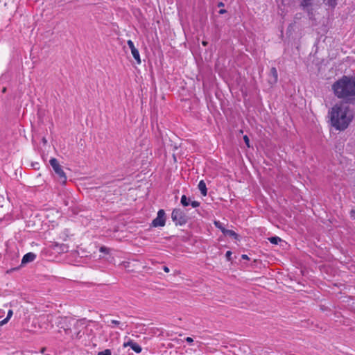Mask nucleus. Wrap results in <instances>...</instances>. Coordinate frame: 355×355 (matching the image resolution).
<instances>
[{"mask_svg":"<svg viewBox=\"0 0 355 355\" xmlns=\"http://www.w3.org/2000/svg\"><path fill=\"white\" fill-rule=\"evenodd\" d=\"M123 347H130L135 352L139 354L142 351V347L134 340L129 339L128 342H125L123 345Z\"/></svg>","mask_w":355,"mask_h":355,"instance_id":"obj_7","label":"nucleus"},{"mask_svg":"<svg viewBox=\"0 0 355 355\" xmlns=\"http://www.w3.org/2000/svg\"><path fill=\"white\" fill-rule=\"evenodd\" d=\"M68 237V230L65 229L62 233L60 238L62 239L63 241H67Z\"/></svg>","mask_w":355,"mask_h":355,"instance_id":"obj_20","label":"nucleus"},{"mask_svg":"<svg viewBox=\"0 0 355 355\" xmlns=\"http://www.w3.org/2000/svg\"><path fill=\"white\" fill-rule=\"evenodd\" d=\"M313 0H302L301 2V6L304 8L309 7L311 6Z\"/></svg>","mask_w":355,"mask_h":355,"instance_id":"obj_18","label":"nucleus"},{"mask_svg":"<svg viewBox=\"0 0 355 355\" xmlns=\"http://www.w3.org/2000/svg\"><path fill=\"white\" fill-rule=\"evenodd\" d=\"M121 324V322L116 320H111L110 324H108V327L111 328L119 327Z\"/></svg>","mask_w":355,"mask_h":355,"instance_id":"obj_15","label":"nucleus"},{"mask_svg":"<svg viewBox=\"0 0 355 355\" xmlns=\"http://www.w3.org/2000/svg\"><path fill=\"white\" fill-rule=\"evenodd\" d=\"M329 116L331 125L340 131L347 129L353 119L349 105L343 103L334 105L329 111Z\"/></svg>","mask_w":355,"mask_h":355,"instance_id":"obj_1","label":"nucleus"},{"mask_svg":"<svg viewBox=\"0 0 355 355\" xmlns=\"http://www.w3.org/2000/svg\"><path fill=\"white\" fill-rule=\"evenodd\" d=\"M198 189L200 191L201 194L203 196H206L207 194V189L206 187V183L203 180H200L198 185Z\"/></svg>","mask_w":355,"mask_h":355,"instance_id":"obj_10","label":"nucleus"},{"mask_svg":"<svg viewBox=\"0 0 355 355\" xmlns=\"http://www.w3.org/2000/svg\"><path fill=\"white\" fill-rule=\"evenodd\" d=\"M166 216L165 211L162 209L157 211V217L154 218L150 226L151 227H164L166 224Z\"/></svg>","mask_w":355,"mask_h":355,"instance_id":"obj_5","label":"nucleus"},{"mask_svg":"<svg viewBox=\"0 0 355 355\" xmlns=\"http://www.w3.org/2000/svg\"><path fill=\"white\" fill-rule=\"evenodd\" d=\"M332 90L338 98L348 99L355 96V78L343 76L332 85Z\"/></svg>","mask_w":355,"mask_h":355,"instance_id":"obj_2","label":"nucleus"},{"mask_svg":"<svg viewBox=\"0 0 355 355\" xmlns=\"http://www.w3.org/2000/svg\"><path fill=\"white\" fill-rule=\"evenodd\" d=\"M218 7H223V6H224V3L223 2H219L218 4Z\"/></svg>","mask_w":355,"mask_h":355,"instance_id":"obj_32","label":"nucleus"},{"mask_svg":"<svg viewBox=\"0 0 355 355\" xmlns=\"http://www.w3.org/2000/svg\"><path fill=\"white\" fill-rule=\"evenodd\" d=\"M98 355H112V352L110 349H105L104 351L99 352Z\"/></svg>","mask_w":355,"mask_h":355,"instance_id":"obj_21","label":"nucleus"},{"mask_svg":"<svg viewBox=\"0 0 355 355\" xmlns=\"http://www.w3.org/2000/svg\"><path fill=\"white\" fill-rule=\"evenodd\" d=\"M12 314H13L12 311L9 310L6 318L0 322V325H3V324L7 323L8 322V320H10V318L12 317Z\"/></svg>","mask_w":355,"mask_h":355,"instance_id":"obj_14","label":"nucleus"},{"mask_svg":"<svg viewBox=\"0 0 355 355\" xmlns=\"http://www.w3.org/2000/svg\"><path fill=\"white\" fill-rule=\"evenodd\" d=\"M268 240L272 244L277 245L279 241H281L282 239L279 237L275 236L268 238Z\"/></svg>","mask_w":355,"mask_h":355,"instance_id":"obj_16","label":"nucleus"},{"mask_svg":"<svg viewBox=\"0 0 355 355\" xmlns=\"http://www.w3.org/2000/svg\"><path fill=\"white\" fill-rule=\"evenodd\" d=\"M350 216L355 220V209H352L350 211Z\"/></svg>","mask_w":355,"mask_h":355,"instance_id":"obj_27","label":"nucleus"},{"mask_svg":"<svg viewBox=\"0 0 355 355\" xmlns=\"http://www.w3.org/2000/svg\"><path fill=\"white\" fill-rule=\"evenodd\" d=\"M36 259V254L33 252H28L24 255L21 260V265L33 261Z\"/></svg>","mask_w":355,"mask_h":355,"instance_id":"obj_9","label":"nucleus"},{"mask_svg":"<svg viewBox=\"0 0 355 355\" xmlns=\"http://www.w3.org/2000/svg\"><path fill=\"white\" fill-rule=\"evenodd\" d=\"M278 81V73L277 70L275 67H272L269 73V80L268 83L270 85H273L276 84Z\"/></svg>","mask_w":355,"mask_h":355,"instance_id":"obj_8","label":"nucleus"},{"mask_svg":"<svg viewBox=\"0 0 355 355\" xmlns=\"http://www.w3.org/2000/svg\"><path fill=\"white\" fill-rule=\"evenodd\" d=\"M127 44L128 45V46L130 49V50L136 49L133 42L132 40H128Z\"/></svg>","mask_w":355,"mask_h":355,"instance_id":"obj_22","label":"nucleus"},{"mask_svg":"<svg viewBox=\"0 0 355 355\" xmlns=\"http://www.w3.org/2000/svg\"><path fill=\"white\" fill-rule=\"evenodd\" d=\"M49 163L52 166L54 172L58 175L60 182L62 184H65L67 179V175L64 172L62 166L60 165L58 159L56 158L52 157L51 158Z\"/></svg>","mask_w":355,"mask_h":355,"instance_id":"obj_4","label":"nucleus"},{"mask_svg":"<svg viewBox=\"0 0 355 355\" xmlns=\"http://www.w3.org/2000/svg\"><path fill=\"white\" fill-rule=\"evenodd\" d=\"M185 340H186V342H187V343H189V344H191V343L193 342V338H191V337H187V338H185Z\"/></svg>","mask_w":355,"mask_h":355,"instance_id":"obj_26","label":"nucleus"},{"mask_svg":"<svg viewBox=\"0 0 355 355\" xmlns=\"http://www.w3.org/2000/svg\"><path fill=\"white\" fill-rule=\"evenodd\" d=\"M322 1L331 8H334L337 5V0H322Z\"/></svg>","mask_w":355,"mask_h":355,"instance_id":"obj_13","label":"nucleus"},{"mask_svg":"<svg viewBox=\"0 0 355 355\" xmlns=\"http://www.w3.org/2000/svg\"><path fill=\"white\" fill-rule=\"evenodd\" d=\"M6 91V87H4V88L3 89V90H2V92H5Z\"/></svg>","mask_w":355,"mask_h":355,"instance_id":"obj_33","label":"nucleus"},{"mask_svg":"<svg viewBox=\"0 0 355 355\" xmlns=\"http://www.w3.org/2000/svg\"><path fill=\"white\" fill-rule=\"evenodd\" d=\"M180 203L183 207H187L189 205H191L192 207L196 208L200 205V203L198 201L193 200L187 197L185 195H182L180 200Z\"/></svg>","mask_w":355,"mask_h":355,"instance_id":"obj_6","label":"nucleus"},{"mask_svg":"<svg viewBox=\"0 0 355 355\" xmlns=\"http://www.w3.org/2000/svg\"><path fill=\"white\" fill-rule=\"evenodd\" d=\"M202 44L204 46H207L208 45V42L207 41H202Z\"/></svg>","mask_w":355,"mask_h":355,"instance_id":"obj_30","label":"nucleus"},{"mask_svg":"<svg viewBox=\"0 0 355 355\" xmlns=\"http://www.w3.org/2000/svg\"><path fill=\"white\" fill-rule=\"evenodd\" d=\"M43 142H46L45 138L43 139Z\"/></svg>","mask_w":355,"mask_h":355,"instance_id":"obj_34","label":"nucleus"},{"mask_svg":"<svg viewBox=\"0 0 355 355\" xmlns=\"http://www.w3.org/2000/svg\"><path fill=\"white\" fill-rule=\"evenodd\" d=\"M163 270L166 272H168L170 271L169 268L166 266H163Z\"/></svg>","mask_w":355,"mask_h":355,"instance_id":"obj_29","label":"nucleus"},{"mask_svg":"<svg viewBox=\"0 0 355 355\" xmlns=\"http://www.w3.org/2000/svg\"><path fill=\"white\" fill-rule=\"evenodd\" d=\"M241 257L243 259H249L248 255H246V254H243Z\"/></svg>","mask_w":355,"mask_h":355,"instance_id":"obj_31","label":"nucleus"},{"mask_svg":"<svg viewBox=\"0 0 355 355\" xmlns=\"http://www.w3.org/2000/svg\"><path fill=\"white\" fill-rule=\"evenodd\" d=\"M55 246H56V247L60 246V250H61L62 251H63V252H64V251H65V252H67V251H68V246H67V245H65V244H61V245H60V244H58V243H55Z\"/></svg>","mask_w":355,"mask_h":355,"instance_id":"obj_19","label":"nucleus"},{"mask_svg":"<svg viewBox=\"0 0 355 355\" xmlns=\"http://www.w3.org/2000/svg\"><path fill=\"white\" fill-rule=\"evenodd\" d=\"M171 219L175 225L182 226L187 223L189 218L185 211L180 208H175L171 213Z\"/></svg>","mask_w":355,"mask_h":355,"instance_id":"obj_3","label":"nucleus"},{"mask_svg":"<svg viewBox=\"0 0 355 355\" xmlns=\"http://www.w3.org/2000/svg\"><path fill=\"white\" fill-rule=\"evenodd\" d=\"M227 12V10L225 9H220L219 11H218V13L220 14V15H223V14H225Z\"/></svg>","mask_w":355,"mask_h":355,"instance_id":"obj_28","label":"nucleus"},{"mask_svg":"<svg viewBox=\"0 0 355 355\" xmlns=\"http://www.w3.org/2000/svg\"><path fill=\"white\" fill-rule=\"evenodd\" d=\"M232 253L231 251L228 250L226 252L225 257H226L227 261H232Z\"/></svg>","mask_w":355,"mask_h":355,"instance_id":"obj_23","label":"nucleus"},{"mask_svg":"<svg viewBox=\"0 0 355 355\" xmlns=\"http://www.w3.org/2000/svg\"><path fill=\"white\" fill-rule=\"evenodd\" d=\"M100 252L108 254V249L105 246H101L100 248Z\"/></svg>","mask_w":355,"mask_h":355,"instance_id":"obj_25","label":"nucleus"},{"mask_svg":"<svg viewBox=\"0 0 355 355\" xmlns=\"http://www.w3.org/2000/svg\"><path fill=\"white\" fill-rule=\"evenodd\" d=\"M132 55L133 58L135 59L137 64H140L141 61L140 58V55L138 49L136 48L135 49L131 50Z\"/></svg>","mask_w":355,"mask_h":355,"instance_id":"obj_12","label":"nucleus"},{"mask_svg":"<svg viewBox=\"0 0 355 355\" xmlns=\"http://www.w3.org/2000/svg\"><path fill=\"white\" fill-rule=\"evenodd\" d=\"M214 225L216 226V227L219 229L223 234V231L226 230V228L223 225V224L220 221H214Z\"/></svg>","mask_w":355,"mask_h":355,"instance_id":"obj_17","label":"nucleus"},{"mask_svg":"<svg viewBox=\"0 0 355 355\" xmlns=\"http://www.w3.org/2000/svg\"><path fill=\"white\" fill-rule=\"evenodd\" d=\"M243 140H244V142L245 144H246V146L250 148V139L249 137L247 136V135H244L243 136Z\"/></svg>","mask_w":355,"mask_h":355,"instance_id":"obj_24","label":"nucleus"},{"mask_svg":"<svg viewBox=\"0 0 355 355\" xmlns=\"http://www.w3.org/2000/svg\"><path fill=\"white\" fill-rule=\"evenodd\" d=\"M223 234L225 236H230L236 240L239 239V235L234 231H233L232 230L226 229V230L223 231Z\"/></svg>","mask_w":355,"mask_h":355,"instance_id":"obj_11","label":"nucleus"}]
</instances>
